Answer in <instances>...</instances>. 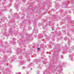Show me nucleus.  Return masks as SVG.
I'll use <instances>...</instances> for the list:
<instances>
[{"mask_svg": "<svg viewBox=\"0 0 74 74\" xmlns=\"http://www.w3.org/2000/svg\"><path fill=\"white\" fill-rule=\"evenodd\" d=\"M19 4V0H16V2L14 3V7H16V8L18 7V4Z\"/></svg>", "mask_w": 74, "mask_h": 74, "instance_id": "nucleus-1", "label": "nucleus"}, {"mask_svg": "<svg viewBox=\"0 0 74 74\" xmlns=\"http://www.w3.org/2000/svg\"><path fill=\"white\" fill-rule=\"evenodd\" d=\"M34 32H35L36 34H37V33H38V31L37 30V29H34Z\"/></svg>", "mask_w": 74, "mask_h": 74, "instance_id": "nucleus-2", "label": "nucleus"}, {"mask_svg": "<svg viewBox=\"0 0 74 74\" xmlns=\"http://www.w3.org/2000/svg\"><path fill=\"white\" fill-rule=\"evenodd\" d=\"M47 74H48V73H49V72L47 73L46 71H45L43 73V74H47Z\"/></svg>", "mask_w": 74, "mask_h": 74, "instance_id": "nucleus-3", "label": "nucleus"}, {"mask_svg": "<svg viewBox=\"0 0 74 74\" xmlns=\"http://www.w3.org/2000/svg\"><path fill=\"white\" fill-rule=\"evenodd\" d=\"M19 62H20V63H21V64H20L21 65H22L23 64H24L23 63H23V62H22V61L21 62L20 61Z\"/></svg>", "mask_w": 74, "mask_h": 74, "instance_id": "nucleus-4", "label": "nucleus"}, {"mask_svg": "<svg viewBox=\"0 0 74 74\" xmlns=\"http://www.w3.org/2000/svg\"><path fill=\"white\" fill-rule=\"evenodd\" d=\"M22 69H26V67H25V66H23L22 68Z\"/></svg>", "mask_w": 74, "mask_h": 74, "instance_id": "nucleus-5", "label": "nucleus"}, {"mask_svg": "<svg viewBox=\"0 0 74 74\" xmlns=\"http://www.w3.org/2000/svg\"><path fill=\"white\" fill-rule=\"evenodd\" d=\"M10 2H11V3H12L13 1V0H10Z\"/></svg>", "mask_w": 74, "mask_h": 74, "instance_id": "nucleus-6", "label": "nucleus"}, {"mask_svg": "<svg viewBox=\"0 0 74 74\" xmlns=\"http://www.w3.org/2000/svg\"><path fill=\"white\" fill-rule=\"evenodd\" d=\"M27 61L28 62H29L30 61V59L28 58L27 59Z\"/></svg>", "mask_w": 74, "mask_h": 74, "instance_id": "nucleus-7", "label": "nucleus"}, {"mask_svg": "<svg viewBox=\"0 0 74 74\" xmlns=\"http://www.w3.org/2000/svg\"><path fill=\"white\" fill-rule=\"evenodd\" d=\"M14 14L16 15H18V14L17 13H15Z\"/></svg>", "mask_w": 74, "mask_h": 74, "instance_id": "nucleus-8", "label": "nucleus"}, {"mask_svg": "<svg viewBox=\"0 0 74 74\" xmlns=\"http://www.w3.org/2000/svg\"><path fill=\"white\" fill-rule=\"evenodd\" d=\"M13 41H15V38H14L13 39Z\"/></svg>", "mask_w": 74, "mask_h": 74, "instance_id": "nucleus-9", "label": "nucleus"}, {"mask_svg": "<svg viewBox=\"0 0 74 74\" xmlns=\"http://www.w3.org/2000/svg\"><path fill=\"white\" fill-rule=\"evenodd\" d=\"M16 74H21V73H18H18H16Z\"/></svg>", "mask_w": 74, "mask_h": 74, "instance_id": "nucleus-10", "label": "nucleus"}, {"mask_svg": "<svg viewBox=\"0 0 74 74\" xmlns=\"http://www.w3.org/2000/svg\"><path fill=\"white\" fill-rule=\"evenodd\" d=\"M50 67H52V65H51V64L50 65H49Z\"/></svg>", "mask_w": 74, "mask_h": 74, "instance_id": "nucleus-11", "label": "nucleus"}, {"mask_svg": "<svg viewBox=\"0 0 74 74\" xmlns=\"http://www.w3.org/2000/svg\"><path fill=\"white\" fill-rule=\"evenodd\" d=\"M40 25H41V23H38V26H40Z\"/></svg>", "mask_w": 74, "mask_h": 74, "instance_id": "nucleus-12", "label": "nucleus"}, {"mask_svg": "<svg viewBox=\"0 0 74 74\" xmlns=\"http://www.w3.org/2000/svg\"><path fill=\"white\" fill-rule=\"evenodd\" d=\"M61 57V58H62V59H63V56H62Z\"/></svg>", "mask_w": 74, "mask_h": 74, "instance_id": "nucleus-13", "label": "nucleus"}, {"mask_svg": "<svg viewBox=\"0 0 74 74\" xmlns=\"http://www.w3.org/2000/svg\"><path fill=\"white\" fill-rule=\"evenodd\" d=\"M34 23H35L36 22V20H35V21L34 22Z\"/></svg>", "mask_w": 74, "mask_h": 74, "instance_id": "nucleus-14", "label": "nucleus"}, {"mask_svg": "<svg viewBox=\"0 0 74 74\" xmlns=\"http://www.w3.org/2000/svg\"><path fill=\"white\" fill-rule=\"evenodd\" d=\"M38 50H40V48H37Z\"/></svg>", "mask_w": 74, "mask_h": 74, "instance_id": "nucleus-15", "label": "nucleus"}, {"mask_svg": "<svg viewBox=\"0 0 74 74\" xmlns=\"http://www.w3.org/2000/svg\"><path fill=\"white\" fill-rule=\"evenodd\" d=\"M20 59H22V56H20Z\"/></svg>", "mask_w": 74, "mask_h": 74, "instance_id": "nucleus-16", "label": "nucleus"}, {"mask_svg": "<svg viewBox=\"0 0 74 74\" xmlns=\"http://www.w3.org/2000/svg\"><path fill=\"white\" fill-rule=\"evenodd\" d=\"M2 11H5V10H2Z\"/></svg>", "mask_w": 74, "mask_h": 74, "instance_id": "nucleus-17", "label": "nucleus"}, {"mask_svg": "<svg viewBox=\"0 0 74 74\" xmlns=\"http://www.w3.org/2000/svg\"><path fill=\"white\" fill-rule=\"evenodd\" d=\"M10 11H12V9H10Z\"/></svg>", "mask_w": 74, "mask_h": 74, "instance_id": "nucleus-18", "label": "nucleus"}, {"mask_svg": "<svg viewBox=\"0 0 74 74\" xmlns=\"http://www.w3.org/2000/svg\"><path fill=\"white\" fill-rule=\"evenodd\" d=\"M72 59H72V58H71V60H72Z\"/></svg>", "mask_w": 74, "mask_h": 74, "instance_id": "nucleus-19", "label": "nucleus"}, {"mask_svg": "<svg viewBox=\"0 0 74 74\" xmlns=\"http://www.w3.org/2000/svg\"><path fill=\"white\" fill-rule=\"evenodd\" d=\"M52 30H53V29H52Z\"/></svg>", "mask_w": 74, "mask_h": 74, "instance_id": "nucleus-20", "label": "nucleus"}]
</instances>
